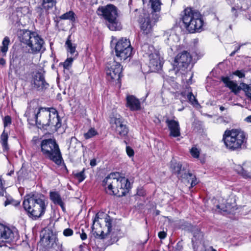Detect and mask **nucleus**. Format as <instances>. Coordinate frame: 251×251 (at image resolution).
<instances>
[{
    "label": "nucleus",
    "instance_id": "5",
    "mask_svg": "<svg viewBox=\"0 0 251 251\" xmlns=\"http://www.w3.org/2000/svg\"><path fill=\"white\" fill-rule=\"evenodd\" d=\"M112 219L107 214L98 213L93 221L92 229L96 237L104 239L109 237L111 232Z\"/></svg>",
    "mask_w": 251,
    "mask_h": 251
},
{
    "label": "nucleus",
    "instance_id": "36",
    "mask_svg": "<svg viewBox=\"0 0 251 251\" xmlns=\"http://www.w3.org/2000/svg\"><path fill=\"white\" fill-rule=\"evenodd\" d=\"M116 131L121 136H125L128 133V128L126 125L124 124L120 126L116 127Z\"/></svg>",
    "mask_w": 251,
    "mask_h": 251
},
{
    "label": "nucleus",
    "instance_id": "38",
    "mask_svg": "<svg viewBox=\"0 0 251 251\" xmlns=\"http://www.w3.org/2000/svg\"><path fill=\"white\" fill-rule=\"evenodd\" d=\"M36 11L37 13L38 14V16L41 19H43L45 18V16H46L48 13L49 12L46 11L43 7H41L40 6H38L36 8Z\"/></svg>",
    "mask_w": 251,
    "mask_h": 251
},
{
    "label": "nucleus",
    "instance_id": "16",
    "mask_svg": "<svg viewBox=\"0 0 251 251\" xmlns=\"http://www.w3.org/2000/svg\"><path fill=\"white\" fill-rule=\"evenodd\" d=\"M235 171L245 178H251V162L246 161L242 165H235Z\"/></svg>",
    "mask_w": 251,
    "mask_h": 251
},
{
    "label": "nucleus",
    "instance_id": "27",
    "mask_svg": "<svg viewBox=\"0 0 251 251\" xmlns=\"http://www.w3.org/2000/svg\"><path fill=\"white\" fill-rule=\"evenodd\" d=\"M181 95L184 98H187L189 101V102L193 105H199L198 101L196 99L195 97L194 96L192 92H188L186 91L182 92L181 93Z\"/></svg>",
    "mask_w": 251,
    "mask_h": 251
},
{
    "label": "nucleus",
    "instance_id": "23",
    "mask_svg": "<svg viewBox=\"0 0 251 251\" xmlns=\"http://www.w3.org/2000/svg\"><path fill=\"white\" fill-rule=\"evenodd\" d=\"M141 51L143 52V56L149 58H150L151 56H153L155 52H158L154 49L152 46L148 44H144L142 46Z\"/></svg>",
    "mask_w": 251,
    "mask_h": 251
},
{
    "label": "nucleus",
    "instance_id": "44",
    "mask_svg": "<svg viewBox=\"0 0 251 251\" xmlns=\"http://www.w3.org/2000/svg\"><path fill=\"white\" fill-rule=\"evenodd\" d=\"M114 124L116 126V127L121 126L122 125L124 124L123 119L119 116V117H116L114 119Z\"/></svg>",
    "mask_w": 251,
    "mask_h": 251
},
{
    "label": "nucleus",
    "instance_id": "58",
    "mask_svg": "<svg viewBox=\"0 0 251 251\" xmlns=\"http://www.w3.org/2000/svg\"><path fill=\"white\" fill-rule=\"evenodd\" d=\"M220 109L221 111H224L225 109V108L224 106H221L220 107Z\"/></svg>",
    "mask_w": 251,
    "mask_h": 251
},
{
    "label": "nucleus",
    "instance_id": "57",
    "mask_svg": "<svg viewBox=\"0 0 251 251\" xmlns=\"http://www.w3.org/2000/svg\"><path fill=\"white\" fill-rule=\"evenodd\" d=\"M237 52V50H234L230 54V56H233L234 55V54L236 53V52Z\"/></svg>",
    "mask_w": 251,
    "mask_h": 251
},
{
    "label": "nucleus",
    "instance_id": "13",
    "mask_svg": "<svg viewBox=\"0 0 251 251\" xmlns=\"http://www.w3.org/2000/svg\"><path fill=\"white\" fill-rule=\"evenodd\" d=\"M115 49L116 56L121 60H125L131 55L132 48L130 41L126 38H122L119 40Z\"/></svg>",
    "mask_w": 251,
    "mask_h": 251
},
{
    "label": "nucleus",
    "instance_id": "30",
    "mask_svg": "<svg viewBox=\"0 0 251 251\" xmlns=\"http://www.w3.org/2000/svg\"><path fill=\"white\" fill-rule=\"evenodd\" d=\"M10 43L9 37H5L2 42V46L0 47V55L4 56L6 55V52L8 49V46Z\"/></svg>",
    "mask_w": 251,
    "mask_h": 251
},
{
    "label": "nucleus",
    "instance_id": "18",
    "mask_svg": "<svg viewBox=\"0 0 251 251\" xmlns=\"http://www.w3.org/2000/svg\"><path fill=\"white\" fill-rule=\"evenodd\" d=\"M170 131V135L173 137H177L180 135V128L178 121L167 118L165 121Z\"/></svg>",
    "mask_w": 251,
    "mask_h": 251
},
{
    "label": "nucleus",
    "instance_id": "22",
    "mask_svg": "<svg viewBox=\"0 0 251 251\" xmlns=\"http://www.w3.org/2000/svg\"><path fill=\"white\" fill-rule=\"evenodd\" d=\"M191 232L193 234L192 243L194 248H195L196 246H197L199 243L201 242L202 239L203 235L197 227L193 226Z\"/></svg>",
    "mask_w": 251,
    "mask_h": 251
},
{
    "label": "nucleus",
    "instance_id": "52",
    "mask_svg": "<svg viewBox=\"0 0 251 251\" xmlns=\"http://www.w3.org/2000/svg\"><path fill=\"white\" fill-rule=\"evenodd\" d=\"M167 234L164 231H160L158 233V237L161 239H163L166 237Z\"/></svg>",
    "mask_w": 251,
    "mask_h": 251
},
{
    "label": "nucleus",
    "instance_id": "50",
    "mask_svg": "<svg viewBox=\"0 0 251 251\" xmlns=\"http://www.w3.org/2000/svg\"><path fill=\"white\" fill-rule=\"evenodd\" d=\"M5 192L4 186L1 179L0 178V196L3 195Z\"/></svg>",
    "mask_w": 251,
    "mask_h": 251
},
{
    "label": "nucleus",
    "instance_id": "62",
    "mask_svg": "<svg viewBox=\"0 0 251 251\" xmlns=\"http://www.w3.org/2000/svg\"><path fill=\"white\" fill-rule=\"evenodd\" d=\"M247 97L250 99V100H251V95H249L248 96H247Z\"/></svg>",
    "mask_w": 251,
    "mask_h": 251
},
{
    "label": "nucleus",
    "instance_id": "17",
    "mask_svg": "<svg viewBox=\"0 0 251 251\" xmlns=\"http://www.w3.org/2000/svg\"><path fill=\"white\" fill-rule=\"evenodd\" d=\"M32 84L38 90L46 89L49 86L48 83L45 81L43 74L40 72H37L34 75Z\"/></svg>",
    "mask_w": 251,
    "mask_h": 251
},
{
    "label": "nucleus",
    "instance_id": "6",
    "mask_svg": "<svg viewBox=\"0 0 251 251\" xmlns=\"http://www.w3.org/2000/svg\"><path fill=\"white\" fill-rule=\"evenodd\" d=\"M182 20L184 27L190 33L200 32L202 30L203 22L201 13L196 10L186 8L184 10Z\"/></svg>",
    "mask_w": 251,
    "mask_h": 251
},
{
    "label": "nucleus",
    "instance_id": "1",
    "mask_svg": "<svg viewBox=\"0 0 251 251\" xmlns=\"http://www.w3.org/2000/svg\"><path fill=\"white\" fill-rule=\"evenodd\" d=\"M102 183L107 193L119 197L125 196L130 188L128 179L120 176L119 173L110 174L104 179Z\"/></svg>",
    "mask_w": 251,
    "mask_h": 251
},
{
    "label": "nucleus",
    "instance_id": "49",
    "mask_svg": "<svg viewBox=\"0 0 251 251\" xmlns=\"http://www.w3.org/2000/svg\"><path fill=\"white\" fill-rule=\"evenodd\" d=\"M218 122L220 124H223L224 125H226L227 123H229V121H227L226 119L223 118V117H220L218 119Z\"/></svg>",
    "mask_w": 251,
    "mask_h": 251
},
{
    "label": "nucleus",
    "instance_id": "42",
    "mask_svg": "<svg viewBox=\"0 0 251 251\" xmlns=\"http://www.w3.org/2000/svg\"><path fill=\"white\" fill-rule=\"evenodd\" d=\"M85 169H83L82 171L80 172L76 173L75 174V177L78 180L79 182L82 181L85 178L84 175Z\"/></svg>",
    "mask_w": 251,
    "mask_h": 251
},
{
    "label": "nucleus",
    "instance_id": "12",
    "mask_svg": "<svg viewBox=\"0 0 251 251\" xmlns=\"http://www.w3.org/2000/svg\"><path fill=\"white\" fill-rule=\"evenodd\" d=\"M192 57L187 51L184 50L178 53L175 57L173 64L174 70L176 75H179V71H185L190 66Z\"/></svg>",
    "mask_w": 251,
    "mask_h": 251
},
{
    "label": "nucleus",
    "instance_id": "60",
    "mask_svg": "<svg viewBox=\"0 0 251 251\" xmlns=\"http://www.w3.org/2000/svg\"><path fill=\"white\" fill-rule=\"evenodd\" d=\"M184 108V106H183L182 108H180V109H178V111H181L182 110H183Z\"/></svg>",
    "mask_w": 251,
    "mask_h": 251
},
{
    "label": "nucleus",
    "instance_id": "26",
    "mask_svg": "<svg viewBox=\"0 0 251 251\" xmlns=\"http://www.w3.org/2000/svg\"><path fill=\"white\" fill-rule=\"evenodd\" d=\"M70 36H69L65 43L67 50L68 52L70 53V56L75 57V58L78 55V52L76 50V45L73 44L70 40Z\"/></svg>",
    "mask_w": 251,
    "mask_h": 251
},
{
    "label": "nucleus",
    "instance_id": "47",
    "mask_svg": "<svg viewBox=\"0 0 251 251\" xmlns=\"http://www.w3.org/2000/svg\"><path fill=\"white\" fill-rule=\"evenodd\" d=\"M73 230L71 228H66L63 231V235L65 236H70L73 234Z\"/></svg>",
    "mask_w": 251,
    "mask_h": 251
},
{
    "label": "nucleus",
    "instance_id": "34",
    "mask_svg": "<svg viewBox=\"0 0 251 251\" xmlns=\"http://www.w3.org/2000/svg\"><path fill=\"white\" fill-rule=\"evenodd\" d=\"M37 109H35L33 112L28 113L27 121L31 125H37V119L36 118Z\"/></svg>",
    "mask_w": 251,
    "mask_h": 251
},
{
    "label": "nucleus",
    "instance_id": "43",
    "mask_svg": "<svg viewBox=\"0 0 251 251\" xmlns=\"http://www.w3.org/2000/svg\"><path fill=\"white\" fill-rule=\"evenodd\" d=\"M190 153L193 157L197 158L199 157L200 151L197 148L193 147L190 150Z\"/></svg>",
    "mask_w": 251,
    "mask_h": 251
},
{
    "label": "nucleus",
    "instance_id": "33",
    "mask_svg": "<svg viewBox=\"0 0 251 251\" xmlns=\"http://www.w3.org/2000/svg\"><path fill=\"white\" fill-rule=\"evenodd\" d=\"M56 2L54 0H43L42 6L47 12L55 6Z\"/></svg>",
    "mask_w": 251,
    "mask_h": 251
},
{
    "label": "nucleus",
    "instance_id": "7",
    "mask_svg": "<svg viewBox=\"0 0 251 251\" xmlns=\"http://www.w3.org/2000/svg\"><path fill=\"white\" fill-rule=\"evenodd\" d=\"M41 151L45 157L57 165H60L63 161L61 153L54 139L43 140L40 144Z\"/></svg>",
    "mask_w": 251,
    "mask_h": 251
},
{
    "label": "nucleus",
    "instance_id": "35",
    "mask_svg": "<svg viewBox=\"0 0 251 251\" xmlns=\"http://www.w3.org/2000/svg\"><path fill=\"white\" fill-rule=\"evenodd\" d=\"M8 138V134L5 132V130H4L0 136V139L3 148L4 150H8L9 149L7 143Z\"/></svg>",
    "mask_w": 251,
    "mask_h": 251
},
{
    "label": "nucleus",
    "instance_id": "3",
    "mask_svg": "<svg viewBox=\"0 0 251 251\" xmlns=\"http://www.w3.org/2000/svg\"><path fill=\"white\" fill-rule=\"evenodd\" d=\"M37 126L38 128H46L52 126L57 129L61 126V120L57 111L54 108L40 107L37 109Z\"/></svg>",
    "mask_w": 251,
    "mask_h": 251
},
{
    "label": "nucleus",
    "instance_id": "4",
    "mask_svg": "<svg viewBox=\"0 0 251 251\" xmlns=\"http://www.w3.org/2000/svg\"><path fill=\"white\" fill-rule=\"evenodd\" d=\"M246 141L245 133L237 129H226L223 135L222 141L226 149L230 151L241 149Z\"/></svg>",
    "mask_w": 251,
    "mask_h": 251
},
{
    "label": "nucleus",
    "instance_id": "41",
    "mask_svg": "<svg viewBox=\"0 0 251 251\" xmlns=\"http://www.w3.org/2000/svg\"><path fill=\"white\" fill-rule=\"evenodd\" d=\"M239 87L240 90L242 89L244 91L247 96L249 95H251V89L248 85L242 83L240 84V86Z\"/></svg>",
    "mask_w": 251,
    "mask_h": 251
},
{
    "label": "nucleus",
    "instance_id": "59",
    "mask_svg": "<svg viewBox=\"0 0 251 251\" xmlns=\"http://www.w3.org/2000/svg\"><path fill=\"white\" fill-rule=\"evenodd\" d=\"M240 48V46L237 47L236 48V50H237V51H238V50H239Z\"/></svg>",
    "mask_w": 251,
    "mask_h": 251
},
{
    "label": "nucleus",
    "instance_id": "15",
    "mask_svg": "<svg viewBox=\"0 0 251 251\" xmlns=\"http://www.w3.org/2000/svg\"><path fill=\"white\" fill-rule=\"evenodd\" d=\"M149 67L151 72H158L160 71L162 67V58L159 55L158 52H155L153 56L149 58Z\"/></svg>",
    "mask_w": 251,
    "mask_h": 251
},
{
    "label": "nucleus",
    "instance_id": "9",
    "mask_svg": "<svg viewBox=\"0 0 251 251\" xmlns=\"http://www.w3.org/2000/svg\"><path fill=\"white\" fill-rule=\"evenodd\" d=\"M18 35L20 41L30 48L32 53L39 52L43 48L44 40L36 32L21 29L18 31Z\"/></svg>",
    "mask_w": 251,
    "mask_h": 251
},
{
    "label": "nucleus",
    "instance_id": "64",
    "mask_svg": "<svg viewBox=\"0 0 251 251\" xmlns=\"http://www.w3.org/2000/svg\"><path fill=\"white\" fill-rule=\"evenodd\" d=\"M211 251H217L215 249H214L213 248H212Z\"/></svg>",
    "mask_w": 251,
    "mask_h": 251
},
{
    "label": "nucleus",
    "instance_id": "39",
    "mask_svg": "<svg viewBox=\"0 0 251 251\" xmlns=\"http://www.w3.org/2000/svg\"><path fill=\"white\" fill-rule=\"evenodd\" d=\"M98 134L97 131L94 128H91L88 131L84 134L85 139H88Z\"/></svg>",
    "mask_w": 251,
    "mask_h": 251
},
{
    "label": "nucleus",
    "instance_id": "8",
    "mask_svg": "<svg viewBox=\"0 0 251 251\" xmlns=\"http://www.w3.org/2000/svg\"><path fill=\"white\" fill-rule=\"evenodd\" d=\"M97 13L107 22V25L110 30L116 31L122 29V26L118 19V10L114 5L108 4L105 6L99 7Z\"/></svg>",
    "mask_w": 251,
    "mask_h": 251
},
{
    "label": "nucleus",
    "instance_id": "20",
    "mask_svg": "<svg viewBox=\"0 0 251 251\" xmlns=\"http://www.w3.org/2000/svg\"><path fill=\"white\" fill-rule=\"evenodd\" d=\"M67 143H69L68 150L70 155L74 156L80 147V142L75 137H72Z\"/></svg>",
    "mask_w": 251,
    "mask_h": 251
},
{
    "label": "nucleus",
    "instance_id": "28",
    "mask_svg": "<svg viewBox=\"0 0 251 251\" xmlns=\"http://www.w3.org/2000/svg\"><path fill=\"white\" fill-rule=\"evenodd\" d=\"M143 3L148 1L151 3V7L152 9L151 13H156L159 12L161 9V2L160 0H142Z\"/></svg>",
    "mask_w": 251,
    "mask_h": 251
},
{
    "label": "nucleus",
    "instance_id": "14",
    "mask_svg": "<svg viewBox=\"0 0 251 251\" xmlns=\"http://www.w3.org/2000/svg\"><path fill=\"white\" fill-rule=\"evenodd\" d=\"M122 67L121 64L114 60L109 61L106 66V73L108 80H119L121 77Z\"/></svg>",
    "mask_w": 251,
    "mask_h": 251
},
{
    "label": "nucleus",
    "instance_id": "55",
    "mask_svg": "<svg viewBox=\"0 0 251 251\" xmlns=\"http://www.w3.org/2000/svg\"><path fill=\"white\" fill-rule=\"evenodd\" d=\"M245 121L248 123H251V115L245 118Z\"/></svg>",
    "mask_w": 251,
    "mask_h": 251
},
{
    "label": "nucleus",
    "instance_id": "51",
    "mask_svg": "<svg viewBox=\"0 0 251 251\" xmlns=\"http://www.w3.org/2000/svg\"><path fill=\"white\" fill-rule=\"evenodd\" d=\"M217 208L220 209L221 211H227V208L226 206H224L223 204L217 205Z\"/></svg>",
    "mask_w": 251,
    "mask_h": 251
},
{
    "label": "nucleus",
    "instance_id": "32",
    "mask_svg": "<svg viewBox=\"0 0 251 251\" xmlns=\"http://www.w3.org/2000/svg\"><path fill=\"white\" fill-rule=\"evenodd\" d=\"M75 13L72 11H70L61 15L59 18L61 20H69L71 22H74L75 20Z\"/></svg>",
    "mask_w": 251,
    "mask_h": 251
},
{
    "label": "nucleus",
    "instance_id": "54",
    "mask_svg": "<svg viewBox=\"0 0 251 251\" xmlns=\"http://www.w3.org/2000/svg\"><path fill=\"white\" fill-rule=\"evenodd\" d=\"M90 165L92 167H94L96 165V160L95 159H93L90 161Z\"/></svg>",
    "mask_w": 251,
    "mask_h": 251
},
{
    "label": "nucleus",
    "instance_id": "61",
    "mask_svg": "<svg viewBox=\"0 0 251 251\" xmlns=\"http://www.w3.org/2000/svg\"><path fill=\"white\" fill-rule=\"evenodd\" d=\"M174 35H170V37L168 38V40H170L171 38H173Z\"/></svg>",
    "mask_w": 251,
    "mask_h": 251
},
{
    "label": "nucleus",
    "instance_id": "24",
    "mask_svg": "<svg viewBox=\"0 0 251 251\" xmlns=\"http://www.w3.org/2000/svg\"><path fill=\"white\" fill-rule=\"evenodd\" d=\"M222 80L226 84V86L230 89L234 93L236 94L240 91V87L237 85V83L230 80L228 77H222Z\"/></svg>",
    "mask_w": 251,
    "mask_h": 251
},
{
    "label": "nucleus",
    "instance_id": "19",
    "mask_svg": "<svg viewBox=\"0 0 251 251\" xmlns=\"http://www.w3.org/2000/svg\"><path fill=\"white\" fill-rule=\"evenodd\" d=\"M179 179H181L184 183H190L191 187L198 183L195 176L190 173L187 169L185 170Z\"/></svg>",
    "mask_w": 251,
    "mask_h": 251
},
{
    "label": "nucleus",
    "instance_id": "45",
    "mask_svg": "<svg viewBox=\"0 0 251 251\" xmlns=\"http://www.w3.org/2000/svg\"><path fill=\"white\" fill-rule=\"evenodd\" d=\"M3 125L4 127H5L6 126H8V125H10L11 124V118L10 116H6L3 120Z\"/></svg>",
    "mask_w": 251,
    "mask_h": 251
},
{
    "label": "nucleus",
    "instance_id": "48",
    "mask_svg": "<svg viewBox=\"0 0 251 251\" xmlns=\"http://www.w3.org/2000/svg\"><path fill=\"white\" fill-rule=\"evenodd\" d=\"M233 75L239 76L240 78L245 77V74L241 71H236L233 73Z\"/></svg>",
    "mask_w": 251,
    "mask_h": 251
},
{
    "label": "nucleus",
    "instance_id": "29",
    "mask_svg": "<svg viewBox=\"0 0 251 251\" xmlns=\"http://www.w3.org/2000/svg\"><path fill=\"white\" fill-rule=\"evenodd\" d=\"M50 198L54 203L58 204L63 209H64V203L62 201L60 196L58 193L55 192H51L50 193Z\"/></svg>",
    "mask_w": 251,
    "mask_h": 251
},
{
    "label": "nucleus",
    "instance_id": "2",
    "mask_svg": "<svg viewBox=\"0 0 251 251\" xmlns=\"http://www.w3.org/2000/svg\"><path fill=\"white\" fill-rule=\"evenodd\" d=\"M47 204L45 196L38 194L27 196L23 201L25 209L33 220H37L44 215Z\"/></svg>",
    "mask_w": 251,
    "mask_h": 251
},
{
    "label": "nucleus",
    "instance_id": "21",
    "mask_svg": "<svg viewBox=\"0 0 251 251\" xmlns=\"http://www.w3.org/2000/svg\"><path fill=\"white\" fill-rule=\"evenodd\" d=\"M126 106L131 110H138L140 109V102L134 96L129 95L126 97Z\"/></svg>",
    "mask_w": 251,
    "mask_h": 251
},
{
    "label": "nucleus",
    "instance_id": "37",
    "mask_svg": "<svg viewBox=\"0 0 251 251\" xmlns=\"http://www.w3.org/2000/svg\"><path fill=\"white\" fill-rule=\"evenodd\" d=\"M20 204L19 201L14 200L10 196H6V200L4 201V205L6 206L8 204H11L14 206H17Z\"/></svg>",
    "mask_w": 251,
    "mask_h": 251
},
{
    "label": "nucleus",
    "instance_id": "31",
    "mask_svg": "<svg viewBox=\"0 0 251 251\" xmlns=\"http://www.w3.org/2000/svg\"><path fill=\"white\" fill-rule=\"evenodd\" d=\"M42 241L46 243V246L48 248H51L54 244H56L58 239L56 237L53 235L48 236L46 237H44L42 239Z\"/></svg>",
    "mask_w": 251,
    "mask_h": 251
},
{
    "label": "nucleus",
    "instance_id": "10",
    "mask_svg": "<svg viewBox=\"0 0 251 251\" xmlns=\"http://www.w3.org/2000/svg\"><path fill=\"white\" fill-rule=\"evenodd\" d=\"M159 18L158 14L154 13H151L150 14L143 13L140 15L138 21L143 34L146 35H150Z\"/></svg>",
    "mask_w": 251,
    "mask_h": 251
},
{
    "label": "nucleus",
    "instance_id": "63",
    "mask_svg": "<svg viewBox=\"0 0 251 251\" xmlns=\"http://www.w3.org/2000/svg\"><path fill=\"white\" fill-rule=\"evenodd\" d=\"M237 9L234 7H233L232 8V11H233L234 10H236Z\"/></svg>",
    "mask_w": 251,
    "mask_h": 251
},
{
    "label": "nucleus",
    "instance_id": "56",
    "mask_svg": "<svg viewBox=\"0 0 251 251\" xmlns=\"http://www.w3.org/2000/svg\"><path fill=\"white\" fill-rule=\"evenodd\" d=\"M5 60L4 59L1 58H0V64L1 65H4L5 64Z\"/></svg>",
    "mask_w": 251,
    "mask_h": 251
},
{
    "label": "nucleus",
    "instance_id": "40",
    "mask_svg": "<svg viewBox=\"0 0 251 251\" xmlns=\"http://www.w3.org/2000/svg\"><path fill=\"white\" fill-rule=\"evenodd\" d=\"M75 57L70 56L63 63V67L64 69L69 70L71 66L72 62L75 59Z\"/></svg>",
    "mask_w": 251,
    "mask_h": 251
},
{
    "label": "nucleus",
    "instance_id": "53",
    "mask_svg": "<svg viewBox=\"0 0 251 251\" xmlns=\"http://www.w3.org/2000/svg\"><path fill=\"white\" fill-rule=\"evenodd\" d=\"M87 234L85 232H84L83 230H82V232L80 234V238H81V240H86L87 239Z\"/></svg>",
    "mask_w": 251,
    "mask_h": 251
},
{
    "label": "nucleus",
    "instance_id": "11",
    "mask_svg": "<svg viewBox=\"0 0 251 251\" xmlns=\"http://www.w3.org/2000/svg\"><path fill=\"white\" fill-rule=\"evenodd\" d=\"M19 237L16 229L0 223V247H9L14 244Z\"/></svg>",
    "mask_w": 251,
    "mask_h": 251
},
{
    "label": "nucleus",
    "instance_id": "46",
    "mask_svg": "<svg viewBox=\"0 0 251 251\" xmlns=\"http://www.w3.org/2000/svg\"><path fill=\"white\" fill-rule=\"evenodd\" d=\"M126 152L129 157H132L134 155V151L129 146H126Z\"/></svg>",
    "mask_w": 251,
    "mask_h": 251
},
{
    "label": "nucleus",
    "instance_id": "25",
    "mask_svg": "<svg viewBox=\"0 0 251 251\" xmlns=\"http://www.w3.org/2000/svg\"><path fill=\"white\" fill-rule=\"evenodd\" d=\"M171 168L173 173L177 175L179 178L186 169L184 167L182 168V165L180 163L174 161H171Z\"/></svg>",
    "mask_w": 251,
    "mask_h": 251
}]
</instances>
